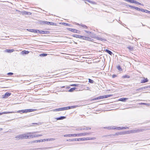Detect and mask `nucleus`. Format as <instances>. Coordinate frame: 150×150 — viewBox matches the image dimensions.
<instances>
[{
  "instance_id": "48",
  "label": "nucleus",
  "mask_w": 150,
  "mask_h": 150,
  "mask_svg": "<svg viewBox=\"0 0 150 150\" xmlns=\"http://www.w3.org/2000/svg\"><path fill=\"white\" fill-rule=\"evenodd\" d=\"M71 86H78V84H73L71 85Z\"/></svg>"
},
{
  "instance_id": "54",
  "label": "nucleus",
  "mask_w": 150,
  "mask_h": 150,
  "mask_svg": "<svg viewBox=\"0 0 150 150\" xmlns=\"http://www.w3.org/2000/svg\"><path fill=\"white\" fill-rule=\"evenodd\" d=\"M80 130H84V128L83 127H81L80 128Z\"/></svg>"
},
{
  "instance_id": "50",
  "label": "nucleus",
  "mask_w": 150,
  "mask_h": 150,
  "mask_svg": "<svg viewBox=\"0 0 150 150\" xmlns=\"http://www.w3.org/2000/svg\"><path fill=\"white\" fill-rule=\"evenodd\" d=\"M49 23L48 24V25H53L54 24V23L53 22H49Z\"/></svg>"
},
{
  "instance_id": "45",
  "label": "nucleus",
  "mask_w": 150,
  "mask_h": 150,
  "mask_svg": "<svg viewBox=\"0 0 150 150\" xmlns=\"http://www.w3.org/2000/svg\"><path fill=\"white\" fill-rule=\"evenodd\" d=\"M63 24H64L66 26H70V24L67 23H63Z\"/></svg>"
},
{
  "instance_id": "21",
  "label": "nucleus",
  "mask_w": 150,
  "mask_h": 150,
  "mask_svg": "<svg viewBox=\"0 0 150 150\" xmlns=\"http://www.w3.org/2000/svg\"><path fill=\"white\" fill-rule=\"evenodd\" d=\"M81 36L82 37L81 38L82 39L84 40H89V39H90L88 37H86L85 36H83L81 35Z\"/></svg>"
},
{
  "instance_id": "12",
  "label": "nucleus",
  "mask_w": 150,
  "mask_h": 150,
  "mask_svg": "<svg viewBox=\"0 0 150 150\" xmlns=\"http://www.w3.org/2000/svg\"><path fill=\"white\" fill-rule=\"evenodd\" d=\"M25 134H22L20 135H18L17 137H16V138H19V139H22L23 138H25Z\"/></svg>"
},
{
  "instance_id": "61",
  "label": "nucleus",
  "mask_w": 150,
  "mask_h": 150,
  "mask_svg": "<svg viewBox=\"0 0 150 150\" xmlns=\"http://www.w3.org/2000/svg\"><path fill=\"white\" fill-rule=\"evenodd\" d=\"M40 140H42L41 142L45 141L46 140V139H40Z\"/></svg>"
},
{
  "instance_id": "7",
  "label": "nucleus",
  "mask_w": 150,
  "mask_h": 150,
  "mask_svg": "<svg viewBox=\"0 0 150 150\" xmlns=\"http://www.w3.org/2000/svg\"><path fill=\"white\" fill-rule=\"evenodd\" d=\"M123 127H115V126H113L112 127H108V129H116L118 130H122L123 129H122Z\"/></svg>"
},
{
  "instance_id": "18",
  "label": "nucleus",
  "mask_w": 150,
  "mask_h": 150,
  "mask_svg": "<svg viewBox=\"0 0 150 150\" xmlns=\"http://www.w3.org/2000/svg\"><path fill=\"white\" fill-rule=\"evenodd\" d=\"M69 30L71 32H73L74 33H77V30H76L75 29L71 28H69Z\"/></svg>"
},
{
  "instance_id": "49",
  "label": "nucleus",
  "mask_w": 150,
  "mask_h": 150,
  "mask_svg": "<svg viewBox=\"0 0 150 150\" xmlns=\"http://www.w3.org/2000/svg\"><path fill=\"white\" fill-rule=\"evenodd\" d=\"M77 141V139H72L71 140V141Z\"/></svg>"
},
{
  "instance_id": "23",
  "label": "nucleus",
  "mask_w": 150,
  "mask_h": 150,
  "mask_svg": "<svg viewBox=\"0 0 150 150\" xmlns=\"http://www.w3.org/2000/svg\"><path fill=\"white\" fill-rule=\"evenodd\" d=\"M76 89V88L75 87L72 88H71L68 91L69 92H72Z\"/></svg>"
},
{
  "instance_id": "33",
  "label": "nucleus",
  "mask_w": 150,
  "mask_h": 150,
  "mask_svg": "<svg viewBox=\"0 0 150 150\" xmlns=\"http://www.w3.org/2000/svg\"><path fill=\"white\" fill-rule=\"evenodd\" d=\"M47 54L45 53H42L40 54V56L42 57H45L47 55Z\"/></svg>"
},
{
  "instance_id": "6",
  "label": "nucleus",
  "mask_w": 150,
  "mask_h": 150,
  "mask_svg": "<svg viewBox=\"0 0 150 150\" xmlns=\"http://www.w3.org/2000/svg\"><path fill=\"white\" fill-rule=\"evenodd\" d=\"M90 134V132L89 133H81L79 134H76V137H81L83 136H85L87 135H88Z\"/></svg>"
},
{
  "instance_id": "14",
  "label": "nucleus",
  "mask_w": 150,
  "mask_h": 150,
  "mask_svg": "<svg viewBox=\"0 0 150 150\" xmlns=\"http://www.w3.org/2000/svg\"><path fill=\"white\" fill-rule=\"evenodd\" d=\"M72 36L76 38H81V35H77V34H73L72 35Z\"/></svg>"
},
{
  "instance_id": "64",
  "label": "nucleus",
  "mask_w": 150,
  "mask_h": 150,
  "mask_svg": "<svg viewBox=\"0 0 150 150\" xmlns=\"http://www.w3.org/2000/svg\"><path fill=\"white\" fill-rule=\"evenodd\" d=\"M147 11L146 13H148L150 14V11H149L148 10H147Z\"/></svg>"
},
{
  "instance_id": "26",
  "label": "nucleus",
  "mask_w": 150,
  "mask_h": 150,
  "mask_svg": "<svg viewBox=\"0 0 150 150\" xmlns=\"http://www.w3.org/2000/svg\"><path fill=\"white\" fill-rule=\"evenodd\" d=\"M127 48L130 51H133L134 50V47L132 46H129L127 47Z\"/></svg>"
},
{
  "instance_id": "63",
  "label": "nucleus",
  "mask_w": 150,
  "mask_h": 150,
  "mask_svg": "<svg viewBox=\"0 0 150 150\" xmlns=\"http://www.w3.org/2000/svg\"><path fill=\"white\" fill-rule=\"evenodd\" d=\"M38 137H39L41 136H42V134H38L37 135Z\"/></svg>"
},
{
  "instance_id": "51",
  "label": "nucleus",
  "mask_w": 150,
  "mask_h": 150,
  "mask_svg": "<svg viewBox=\"0 0 150 150\" xmlns=\"http://www.w3.org/2000/svg\"><path fill=\"white\" fill-rule=\"evenodd\" d=\"M41 124V123L40 122H39V123H32V125H39V124Z\"/></svg>"
},
{
  "instance_id": "32",
  "label": "nucleus",
  "mask_w": 150,
  "mask_h": 150,
  "mask_svg": "<svg viewBox=\"0 0 150 150\" xmlns=\"http://www.w3.org/2000/svg\"><path fill=\"white\" fill-rule=\"evenodd\" d=\"M46 141H53L55 140V139L54 138H50V139H46Z\"/></svg>"
},
{
  "instance_id": "27",
  "label": "nucleus",
  "mask_w": 150,
  "mask_h": 150,
  "mask_svg": "<svg viewBox=\"0 0 150 150\" xmlns=\"http://www.w3.org/2000/svg\"><path fill=\"white\" fill-rule=\"evenodd\" d=\"M6 51L8 53H11L12 52H13L14 51V50L13 49H12V50H10V49H8L6 50Z\"/></svg>"
},
{
  "instance_id": "35",
  "label": "nucleus",
  "mask_w": 150,
  "mask_h": 150,
  "mask_svg": "<svg viewBox=\"0 0 150 150\" xmlns=\"http://www.w3.org/2000/svg\"><path fill=\"white\" fill-rule=\"evenodd\" d=\"M117 68L120 71H122V68H121V67L120 66H117Z\"/></svg>"
},
{
  "instance_id": "53",
  "label": "nucleus",
  "mask_w": 150,
  "mask_h": 150,
  "mask_svg": "<svg viewBox=\"0 0 150 150\" xmlns=\"http://www.w3.org/2000/svg\"><path fill=\"white\" fill-rule=\"evenodd\" d=\"M85 31L87 33L90 34L91 33V32H89V31H87V30H85Z\"/></svg>"
},
{
  "instance_id": "11",
  "label": "nucleus",
  "mask_w": 150,
  "mask_h": 150,
  "mask_svg": "<svg viewBox=\"0 0 150 150\" xmlns=\"http://www.w3.org/2000/svg\"><path fill=\"white\" fill-rule=\"evenodd\" d=\"M27 30L28 31L32 32H33L35 33H38V31H39V30H35L34 29H28Z\"/></svg>"
},
{
  "instance_id": "16",
  "label": "nucleus",
  "mask_w": 150,
  "mask_h": 150,
  "mask_svg": "<svg viewBox=\"0 0 150 150\" xmlns=\"http://www.w3.org/2000/svg\"><path fill=\"white\" fill-rule=\"evenodd\" d=\"M51 111H53V112H56V111H62V108H60L57 109H53L52 110H51Z\"/></svg>"
},
{
  "instance_id": "36",
  "label": "nucleus",
  "mask_w": 150,
  "mask_h": 150,
  "mask_svg": "<svg viewBox=\"0 0 150 150\" xmlns=\"http://www.w3.org/2000/svg\"><path fill=\"white\" fill-rule=\"evenodd\" d=\"M81 27H83V28L85 29H87V27L85 25H80Z\"/></svg>"
},
{
  "instance_id": "2",
  "label": "nucleus",
  "mask_w": 150,
  "mask_h": 150,
  "mask_svg": "<svg viewBox=\"0 0 150 150\" xmlns=\"http://www.w3.org/2000/svg\"><path fill=\"white\" fill-rule=\"evenodd\" d=\"M36 110V109H27L25 110H20L17 111H15L16 112V113H21L22 112L23 113H26L28 112H34Z\"/></svg>"
},
{
  "instance_id": "17",
  "label": "nucleus",
  "mask_w": 150,
  "mask_h": 150,
  "mask_svg": "<svg viewBox=\"0 0 150 150\" xmlns=\"http://www.w3.org/2000/svg\"><path fill=\"white\" fill-rule=\"evenodd\" d=\"M127 99L128 98H121L119 99V100L122 102H125Z\"/></svg>"
},
{
  "instance_id": "43",
  "label": "nucleus",
  "mask_w": 150,
  "mask_h": 150,
  "mask_svg": "<svg viewBox=\"0 0 150 150\" xmlns=\"http://www.w3.org/2000/svg\"><path fill=\"white\" fill-rule=\"evenodd\" d=\"M126 6H127L128 7H129L132 8H134L135 6H131L130 5H126Z\"/></svg>"
},
{
  "instance_id": "19",
  "label": "nucleus",
  "mask_w": 150,
  "mask_h": 150,
  "mask_svg": "<svg viewBox=\"0 0 150 150\" xmlns=\"http://www.w3.org/2000/svg\"><path fill=\"white\" fill-rule=\"evenodd\" d=\"M66 118V117L64 116H61L57 118L56 119L57 120H62L65 119Z\"/></svg>"
},
{
  "instance_id": "59",
  "label": "nucleus",
  "mask_w": 150,
  "mask_h": 150,
  "mask_svg": "<svg viewBox=\"0 0 150 150\" xmlns=\"http://www.w3.org/2000/svg\"><path fill=\"white\" fill-rule=\"evenodd\" d=\"M100 38L98 36L96 37V39L98 40H100Z\"/></svg>"
},
{
  "instance_id": "42",
  "label": "nucleus",
  "mask_w": 150,
  "mask_h": 150,
  "mask_svg": "<svg viewBox=\"0 0 150 150\" xmlns=\"http://www.w3.org/2000/svg\"><path fill=\"white\" fill-rule=\"evenodd\" d=\"M88 82L90 83H93V82H94V81H93V80L90 79H88Z\"/></svg>"
},
{
  "instance_id": "5",
  "label": "nucleus",
  "mask_w": 150,
  "mask_h": 150,
  "mask_svg": "<svg viewBox=\"0 0 150 150\" xmlns=\"http://www.w3.org/2000/svg\"><path fill=\"white\" fill-rule=\"evenodd\" d=\"M16 11L18 12H20L23 15H30L31 14V13L29 12H27L25 11H20L18 10H16Z\"/></svg>"
},
{
  "instance_id": "20",
  "label": "nucleus",
  "mask_w": 150,
  "mask_h": 150,
  "mask_svg": "<svg viewBox=\"0 0 150 150\" xmlns=\"http://www.w3.org/2000/svg\"><path fill=\"white\" fill-rule=\"evenodd\" d=\"M87 140V138H79L77 139V141H84Z\"/></svg>"
},
{
  "instance_id": "24",
  "label": "nucleus",
  "mask_w": 150,
  "mask_h": 150,
  "mask_svg": "<svg viewBox=\"0 0 150 150\" xmlns=\"http://www.w3.org/2000/svg\"><path fill=\"white\" fill-rule=\"evenodd\" d=\"M148 80L146 79H144L141 81V83H144L145 82H146L148 81Z\"/></svg>"
},
{
  "instance_id": "58",
  "label": "nucleus",
  "mask_w": 150,
  "mask_h": 150,
  "mask_svg": "<svg viewBox=\"0 0 150 150\" xmlns=\"http://www.w3.org/2000/svg\"><path fill=\"white\" fill-rule=\"evenodd\" d=\"M135 4H139V5H141L142 4L137 1H136V2L135 3Z\"/></svg>"
},
{
  "instance_id": "28",
  "label": "nucleus",
  "mask_w": 150,
  "mask_h": 150,
  "mask_svg": "<svg viewBox=\"0 0 150 150\" xmlns=\"http://www.w3.org/2000/svg\"><path fill=\"white\" fill-rule=\"evenodd\" d=\"M86 1H88V2H89V3H90L91 4H96V2H95L94 1H90V0H86Z\"/></svg>"
},
{
  "instance_id": "40",
  "label": "nucleus",
  "mask_w": 150,
  "mask_h": 150,
  "mask_svg": "<svg viewBox=\"0 0 150 150\" xmlns=\"http://www.w3.org/2000/svg\"><path fill=\"white\" fill-rule=\"evenodd\" d=\"M134 9H136V10L138 11H140V9L141 8L137 7L135 6Z\"/></svg>"
},
{
  "instance_id": "34",
  "label": "nucleus",
  "mask_w": 150,
  "mask_h": 150,
  "mask_svg": "<svg viewBox=\"0 0 150 150\" xmlns=\"http://www.w3.org/2000/svg\"><path fill=\"white\" fill-rule=\"evenodd\" d=\"M129 2L135 3L136 2V1L134 0H128V1Z\"/></svg>"
},
{
  "instance_id": "62",
  "label": "nucleus",
  "mask_w": 150,
  "mask_h": 150,
  "mask_svg": "<svg viewBox=\"0 0 150 150\" xmlns=\"http://www.w3.org/2000/svg\"><path fill=\"white\" fill-rule=\"evenodd\" d=\"M116 76L115 74H113L112 76V77L114 78Z\"/></svg>"
},
{
  "instance_id": "41",
  "label": "nucleus",
  "mask_w": 150,
  "mask_h": 150,
  "mask_svg": "<svg viewBox=\"0 0 150 150\" xmlns=\"http://www.w3.org/2000/svg\"><path fill=\"white\" fill-rule=\"evenodd\" d=\"M100 40H101V41H106V40H107L105 39L102 38H100Z\"/></svg>"
},
{
  "instance_id": "8",
  "label": "nucleus",
  "mask_w": 150,
  "mask_h": 150,
  "mask_svg": "<svg viewBox=\"0 0 150 150\" xmlns=\"http://www.w3.org/2000/svg\"><path fill=\"white\" fill-rule=\"evenodd\" d=\"M11 94V93L6 92L5 94L3 95V98H7L8 96H10Z\"/></svg>"
},
{
  "instance_id": "56",
  "label": "nucleus",
  "mask_w": 150,
  "mask_h": 150,
  "mask_svg": "<svg viewBox=\"0 0 150 150\" xmlns=\"http://www.w3.org/2000/svg\"><path fill=\"white\" fill-rule=\"evenodd\" d=\"M144 105H145L147 106H149L150 105V104L149 103H144Z\"/></svg>"
},
{
  "instance_id": "9",
  "label": "nucleus",
  "mask_w": 150,
  "mask_h": 150,
  "mask_svg": "<svg viewBox=\"0 0 150 150\" xmlns=\"http://www.w3.org/2000/svg\"><path fill=\"white\" fill-rule=\"evenodd\" d=\"M74 106H68L67 107L62 108V111L64 110H67L72 108H74Z\"/></svg>"
},
{
  "instance_id": "22",
  "label": "nucleus",
  "mask_w": 150,
  "mask_h": 150,
  "mask_svg": "<svg viewBox=\"0 0 150 150\" xmlns=\"http://www.w3.org/2000/svg\"><path fill=\"white\" fill-rule=\"evenodd\" d=\"M105 51L107 53H108L110 55H111L112 54V52L110 51L109 50H108L106 49Z\"/></svg>"
},
{
  "instance_id": "15",
  "label": "nucleus",
  "mask_w": 150,
  "mask_h": 150,
  "mask_svg": "<svg viewBox=\"0 0 150 150\" xmlns=\"http://www.w3.org/2000/svg\"><path fill=\"white\" fill-rule=\"evenodd\" d=\"M16 112H0V115H1L4 114H7L13 113Z\"/></svg>"
},
{
  "instance_id": "31",
  "label": "nucleus",
  "mask_w": 150,
  "mask_h": 150,
  "mask_svg": "<svg viewBox=\"0 0 150 150\" xmlns=\"http://www.w3.org/2000/svg\"><path fill=\"white\" fill-rule=\"evenodd\" d=\"M145 88L144 87H142L140 88H139V89H137L136 90V91H140V90H143V89H144Z\"/></svg>"
},
{
  "instance_id": "29",
  "label": "nucleus",
  "mask_w": 150,
  "mask_h": 150,
  "mask_svg": "<svg viewBox=\"0 0 150 150\" xmlns=\"http://www.w3.org/2000/svg\"><path fill=\"white\" fill-rule=\"evenodd\" d=\"M50 148V147H46L43 148H39L38 149H40V150H44L46 149H48Z\"/></svg>"
},
{
  "instance_id": "25",
  "label": "nucleus",
  "mask_w": 150,
  "mask_h": 150,
  "mask_svg": "<svg viewBox=\"0 0 150 150\" xmlns=\"http://www.w3.org/2000/svg\"><path fill=\"white\" fill-rule=\"evenodd\" d=\"M42 140H34L32 142V143H38V142H41Z\"/></svg>"
},
{
  "instance_id": "10",
  "label": "nucleus",
  "mask_w": 150,
  "mask_h": 150,
  "mask_svg": "<svg viewBox=\"0 0 150 150\" xmlns=\"http://www.w3.org/2000/svg\"><path fill=\"white\" fill-rule=\"evenodd\" d=\"M38 33H40V34H48V33H49V32L48 31H43V30H41L40 31L39 30V31H38Z\"/></svg>"
},
{
  "instance_id": "13",
  "label": "nucleus",
  "mask_w": 150,
  "mask_h": 150,
  "mask_svg": "<svg viewBox=\"0 0 150 150\" xmlns=\"http://www.w3.org/2000/svg\"><path fill=\"white\" fill-rule=\"evenodd\" d=\"M64 136L65 137H76V134H65L64 135Z\"/></svg>"
},
{
  "instance_id": "30",
  "label": "nucleus",
  "mask_w": 150,
  "mask_h": 150,
  "mask_svg": "<svg viewBox=\"0 0 150 150\" xmlns=\"http://www.w3.org/2000/svg\"><path fill=\"white\" fill-rule=\"evenodd\" d=\"M23 54H27L29 53V52L26 50L23 51L22 52Z\"/></svg>"
},
{
  "instance_id": "52",
  "label": "nucleus",
  "mask_w": 150,
  "mask_h": 150,
  "mask_svg": "<svg viewBox=\"0 0 150 150\" xmlns=\"http://www.w3.org/2000/svg\"><path fill=\"white\" fill-rule=\"evenodd\" d=\"M122 129H129V127H123Z\"/></svg>"
},
{
  "instance_id": "57",
  "label": "nucleus",
  "mask_w": 150,
  "mask_h": 150,
  "mask_svg": "<svg viewBox=\"0 0 150 150\" xmlns=\"http://www.w3.org/2000/svg\"><path fill=\"white\" fill-rule=\"evenodd\" d=\"M119 134H118V132H117L115 134L113 135V136H118L119 135Z\"/></svg>"
},
{
  "instance_id": "55",
  "label": "nucleus",
  "mask_w": 150,
  "mask_h": 150,
  "mask_svg": "<svg viewBox=\"0 0 150 150\" xmlns=\"http://www.w3.org/2000/svg\"><path fill=\"white\" fill-rule=\"evenodd\" d=\"M13 73H11V72L8 73L7 74L8 75H13Z\"/></svg>"
},
{
  "instance_id": "60",
  "label": "nucleus",
  "mask_w": 150,
  "mask_h": 150,
  "mask_svg": "<svg viewBox=\"0 0 150 150\" xmlns=\"http://www.w3.org/2000/svg\"><path fill=\"white\" fill-rule=\"evenodd\" d=\"M33 137H38L37 135H33Z\"/></svg>"
},
{
  "instance_id": "39",
  "label": "nucleus",
  "mask_w": 150,
  "mask_h": 150,
  "mask_svg": "<svg viewBox=\"0 0 150 150\" xmlns=\"http://www.w3.org/2000/svg\"><path fill=\"white\" fill-rule=\"evenodd\" d=\"M62 88H66V90H64V91H67V89H69L70 87H65L64 86H62Z\"/></svg>"
},
{
  "instance_id": "4",
  "label": "nucleus",
  "mask_w": 150,
  "mask_h": 150,
  "mask_svg": "<svg viewBox=\"0 0 150 150\" xmlns=\"http://www.w3.org/2000/svg\"><path fill=\"white\" fill-rule=\"evenodd\" d=\"M112 96V95H104V96H100L99 97L95 98L94 99L95 100H96L104 99V98H108L109 97H110L111 96Z\"/></svg>"
},
{
  "instance_id": "1",
  "label": "nucleus",
  "mask_w": 150,
  "mask_h": 150,
  "mask_svg": "<svg viewBox=\"0 0 150 150\" xmlns=\"http://www.w3.org/2000/svg\"><path fill=\"white\" fill-rule=\"evenodd\" d=\"M142 131V129H137L136 130H131L130 131H126V132H118V134L119 135H123L127 134H129L130 133H134L137 132H138Z\"/></svg>"
},
{
  "instance_id": "37",
  "label": "nucleus",
  "mask_w": 150,
  "mask_h": 150,
  "mask_svg": "<svg viewBox=\"0 0 150 150\" xmlns=\"http://www.w3.org/2000/svg\"><path fill=\"white\" fill-rule=\"evenodd\" d=\"M49 23V22L47 21H43L42 23L44 24H47L48 25Z\"/></svg>"
},
{
  "instance_id": "44",
  "label": "nucleus",
  "mask_w": 150,
  "mask_h": 150,
  "mask_svg": "<svg viewBox=\"0 0 150 150\" xmlns=\"http://www.w3.org/2000/svg\"><path fill=\"white\" fill-rule=\"evenodd\" d=\"M129 76L127 75H126L123 76V78H129Z\"/></svg>"
},
{
  "instance_id": "46",
  "label": "nucleus",
  "mask_w": 150,
  "mask_h": 150,
  "mask_svg": "<svg viewBox=\"0 0 150 150\" xmlns=\"http://www.w3.org/2000/svg\"><path fill=\"white\" fill-rule=\"evenodd\" d=\"M91 128L89 127H86L84 128V130H89L91 129Z\"/></svg>"
},
{
  "instance_id": "3",
  "label": "nucleus",
  "mask_w": 150,
  "mask_h": 150,
  "mask_svg": "<svg viewBox=\"0 0 150 150\" xmlns=\"http://www.w3.org/2000/svg\"><path fill=\"white\" fill-rule=\"evenodd\" d=\"M35 133V132H34L32 133H28L27 134H25V139L33 138V134Z\"/></svg>"
},
{
  "instance_id": "47",
  "label": "nucleus",
  "mask_w": 150,
  "mask_h": 150,
  "mask_svg": "<svg viewBox=\"0 0 150 150\" xmlns=\"http://www.w3.org/2000/svg\"><path fill=\"white\" fill-rule=\"evenodd\" d=\"M87 140H93V139H94L93 138L87 137Z\"/></svg>"
},
{
  "instance_id": "38",
  "label": "nucleus",
  "mask_w": 150,
  "mask_h": 150,
  "mask_svg": "<svg viewBox=\"0 0 150 150\" xmlns=\"http://www.w3.org/2000/svg\"><path fill=\"white\" fill-rule=\"evenodd\" d=\"M140 11H141L142 12H145L146 13V11H147V10H145L143 9H142V8H141Z\"/></svg>"
}]
</instances>
